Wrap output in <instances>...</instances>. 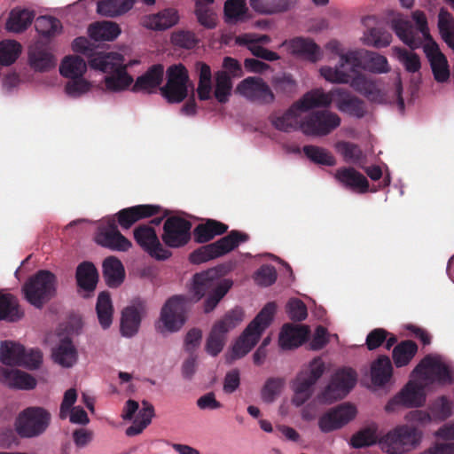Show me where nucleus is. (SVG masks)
Segmentation results:
<instances>
[{
  "mask_svg": "<svg viewBox=\"0 0 454 454\" xmlns=\"http://www.w3.org/2000/svg\"><path fill=\"white\" fill-rule=\"evenodd\" d=\"M247 13L246 0H227L224 4V15L229 23L245 20Z\"/></svg>",
  "mask_w": 454,
  "mask_h": 454,
  "instance_id": "6e6d98bb",
  "label": "nucleus"
},
{
  "mask_svg": "<svg viewBox=\"0 0 454 454\" xmlns=\"http://www.w3.org/2000/svg\"><path fill=\"white\" fill-rule=\"evenodd\" d=\"M357 374L351 368L337 370L329 380L323 397H344L355 387Z\"/></svg>",
  "mask_w": 454,
  "mask_h": 454,
  "instance_id": "412c9836",
  "label": "nucleus"
},
{
  "mask_svg": "<svg viewBox=\"0 0 454 454\" xmlns=\"http://www.w3.org/2000/svg\"><path fill=\"white\" fill-rule=\"evenodd\" d=\"M350 86L370 102L383 104L386 102V94L381 90L377 82L364 74H356L350 82Z\"/></svg>",
  "mask_w": 454,
  "mask_h": 454,
  "instance_id": "a878e982",
  "label": "nucleus"
},
{
  "mask_svg": "<svg viewBox=\"0 0 454 454\" xmlns=\"http://www.w3.org/2000/svg\"><path fill=\"white\" fill-rule=\"evenodd\" d=\"M95 240L101 247L118 252H126L132 246L131 242L119 231L114 218L109 219L106 224L98 227Z\"/></svg>",
  "mask_w": 454,
  "mask_h": 454,
  "instance_id": "6ab92c4d",
  "label": "nucleus"
},
{
  "mask_svg": "<svg viewBox=\"0 0 454 454\" xmlns=\"http://www.w3.org/2000/svg\"><path fill=\"white\" fill-rule=\"evenodd\" d=\"M51 356L54 363L61 367L71 368L77 363L78 352L72 340L69 337H64L52 348Z\"/></svg>",
  "mask_w": 454,
  "mask_h": 454,
  "instance_id": "c756f323",
  "label": "nucleus"
},
{
  "mask_svg": "<svg viewBox=\"0 0 454 454\" xmlns=\"http://www.w3.org/2000/svg\"><path fill=\"white\" fill-rule=\"evenodd\" d=\"M248 236L239 231H231L228 235L221 238L215 242L205 245L194 250L190 254V261L193 264H200L210 260L221 257L236 247L241 242H246Z\"/></svg>",
  "mask_w": 454,
  "mask_h": 454,
  "instance_id": "6e6552de",
  "label": "nucleus"
},
{
  "mask_svg": "<svg viewBox=\"0 0 454 454\" xmlns=\"http://www.w3.org/2000/svg\"><path fill=\"white\" fill-rule=\"evenodd\" d=\"M167 82L160 88L161 96L170 104H178L188 96L192 85L186 67L183 64L172 65L166 71Z\"/></svg>",
  "mask_w": 454,
  "mask_h": 454,
  "instance_id": "9d476101",
  "label": "nucleus"
},
{
  "mask_svg": "<svg viewBox=\"0 0 454 454\" xmlns=\"http://www.w3.org/2000/svg\"><path fill=\"white\" fill-rule=\"evenodd\" d=\"M418 351L417 344L412 340H403L393 349V360L396 367L407 365Z\"/></svg>",
  "mask_w": 454,
  "mask_h": 454,
  "instance_id": "09e8293b",
  "label": "nucleus"
},
{
  "mask_svg": "<svg viewBox=\"0 0 454 454\" xmlns=\"http://www.w3.org/2000/svg\"><path fill=\"white\" fill-rule=\"evenodd\" d=\"M134 239L139 247L156 260L164 261L170 257L169 250L163 247L152 225L142 224L134 229Z\"/></svg>",
  "mask_w": 454,
  "mask_h": 454,
  "instance_id": "a211bd4d",
  "label": "nucleus"
},
{
  "mask_svg": "<svg viewBox=\"0 0 454 454\" xmlns=\"http://www.w3.org/2000/svg\"><path fill=\"white\" fill-rule=\"evenodd\" d=\"M56 59L53 55L45 51L30 52V67L36 71L46 72L53 68Z\"/></svg>",
  "mask_w": 454,
  "mask_h": 454,
  "instance_id": "e2e57ef3",
  "label": "nucleus"
},
{
  "mask_svg": "<svg viewBox=\"0 0 454 454\" xmlns=\"http://www.w3.org/2000/svg\"><path fill=\"white\" fill-rule=\"evenodd\" d=\"M251 8L261 15H273L288 11L290 0H249Z\"/></svg>",
  "mask_w": 454,
  "mask_h": 454,
  "instance_id": "c03bdc74",
  "label": "nucleus"
},
{
  "mask_svg": "<svg viewBox=\"0 0 454 454\" xmlns=\"http://www.w3.org/2000/svg\"><path fill=\"white\" fill-rule=\"evenodd\" d=\"M271 85L276 95L291 98L298 91V83L294 77L288 73H279L272 76Z\"/></svg>",
  "mask_w": 454,
  "mask_h": 454,
  "instance_id": "58836bf2",
  "label": "nucleus"
},
{
  "mask_svg": "<svg viewBox=\"0 0 454 454\" xmlns=\"http://www.w3.org/2000/svg\"><path fill=\"white\" fill-rule=\"evenodd\" d=\"M160 207L153 205H137L120 210L116 215L122 229H129L137 221L152 216L159 212Z\"/></svg>",
  "mask_w": 454,
  "mask_h": 454,
  "instance_id": "bb28decb",
  "label": "nucleus"
},
{
  "mask_svg": "<svg viewBox=\"0 0 454 454\" xmlns=\"http://www.w3.org/2000/svg\"><path fill=\"white\" fill-rule=\"evenodd\" d=\"M195 69L198 73L199 82L197 86L198 98L201 101L208 100L212 98V72L210 67L204 62H196Z\"/></svg>",
  "mask_w": 454,
  "mask_h": 454,
  "instance_id": "4c0bfd02",
  "label": "nucleus"
},
{
  "mask_svg": "<svg viewBox=\"0 0 454 454\" xmlns=\"http://www.w3.org/2000/svg\"><path fill=\"white\" fill-rule=\"evenodd\" d=\"M361 67L360 53L356 51H349L340 54V60L335 67H323L320 68V74L326 81L333 83L350 84Z\"/></svg>",
  "mask_w": 454,
  "mask_h": 454,
  "instance_id": "9b49d317",
  "label": "nucleus"
},
{
  "mask_svg": "<svg viewBox=\"0 0 454 454\" xmlns=\"http://www.w3.org/2000/svg\"><path fill=\"white\" fill-rule=\"evenodd\" d=\"M236 93L247 101L260 106L272 105L276 94L261 76H248L240 81L235 90Z\"/></svg>",
  "mask_w": 454,
  "mask_h": 454,
  "instance_id": "ddd939ff",
  "label": "nucleus"
},
{
  "mask_svg": "<svg viewBox=\"0 0 454 454\" xmlns=\"http://www.w3.org/2000/svg\"><path fill=\"white\" fill-rule=\"evenodd\" d=\"M145 310V303L144 301L137 299L133 304L125 308L121 313V333L127 338H131L138 332L141 315Z\"/></svg>",
  "mask_w": 454,
  "mask_h": 454,
  "instance_id": "5701e85b",
  "label": "nucleus"
},
{
  "mask_svg": "<svg viewBox=\"0 0 454 454\" xmlns=\"http://www.w3.org/2000/svg\"><path fill=\"white\" fill-rule=\"evenodd\" d=\"M289 49L294 55L316 62L319 59L320 49L311 40L304 38L293 39L289 43Z\"/></svg>",
  "mask_w": 454,
  "mask_h": 454,
  "instance_id": "a19ab883",
  "label": "nucleus"
},
{
  "mask_svg": "<svg viewBox=\"0 0 454 454\" xmlns=\"http://www.w3.org/2000/svg\"><path fill=\"white\" fill-rule=\"evenodd\" d=\"M411 18L416 23V27L407 17L402 14H397L391 19L390 27L396 36L410 49L416 50L423 45L434 79L439 83L448 82L450 76L449 63L430 35L426 14L417 10L411 13Z\"/></svg>",
  "mask_w": 454,
  "mask_h": 454,
  "instance_id": "f03ea898",
  "label": "nucleus"
},
{
  "mask_svg": "<svg viewBox=\"0 0 454 454\" xmlns=\"http://www.w3.org/2000/svg\"><path fill=\"white\" fill-rule=\"evenodd\" d=\"M22 315L15 297L10 294L0 293V320L16 321Z\"/></svg>",
  "mask_w": 454,
  "mask_h": 454,
  "instance_id": "3c124183",
  "label": "nucleus"
},
{
  "mask_svg": "<svg viewBox=\"0 0 454 454\" xmlns=\"http://www.w3.org/2000/svg\"><path fill=\"white\" fill-rule=\"evenodd\" d=\"M134 3L135 0H101L98 2L97 12L102 16L114 18L129 11Z\"/></svg>",
  "mask_w": 454,
  "mask_h": 454,
  "instance_id": "a18cd8bd",
  "label": "nucleus"
},
{
  "mask_svg": "<svg viewBox=\"0 0 454 454\" xmlns=\"http://www.w3.org/2000/svg\"><path fill=\"white\" fill-rule=\"evenodd\" d=\"M0 381L10 387L26 389L28 387V374L21 369L0 366Z\"/></svg>",
  "mask_w": 454,
  "mask_h": 454,
  "instance_id": "de8ad7c7",
  "label": "nucleus"
},
{
  "mask_svg": "<svg viewBox=\"0 0 454 454\" xmlns=\"http://www.w3.org/2000/svg\"><path fill=\"white\" fill-rule=\"evenodd\" d=\"M56 294V277L49 270H39L30 278V304L40 309Z\"/></svg>",
  "mask_w": 454,
  "mask_h": 454,
  "instance_id": "dca6fc26",
  "label": "nucleus"
},
{
  "mask_svg": "<svg viewBox=\"0 0 454 454\" xmlns=\"http://www.w3.org/2000/svg\"><path fill=\"white\" fill-rule=\"evenodd\" d=\"M304 154L313 162L325 166H333L336 163L334 157L325 149L316 145H305Z\"/></svg>",
  "mask_w": 454,
  "mask_h": 454,
  "instance_id": "bf43d9fd",
  "label": "nucleus"
},
{
  "mask_svg": "<svg viewBox=\"0 0 454 454\" xmlns=\"http://www.w3.org/2000/svg\"><path fill=\"white\" fill-rule=\"evenodd\" d=\"M332 101L331 93L325 92L323 89H314L305 93L282 114H271L270 121L276 129L282 132L301 130L303 120L301 113L317 107H326Z\"/></svg>",
  "mask_w": 454,
  "mask_h": 454,
  "instance_id": "20e7f679",
  "label": "nucleus"
},
{
  "mask_svg": "<svg viewBox=\"0 0 454 454\" xmlns=\"http://www.w3.org/2000/svg\"><path fill=\"white\" fill-rule=\"evenodd\" d=\"M411 380L395 397H424V385L417 379L449 386L454 383V364L439 354L427 355L413 369Z\"/></svg>",
  "mask_w": 454,
  "mask_h": 454,
  "instance_id": "7ed1b4c3",
  "label": "nucleus"
},
{
  "mask_svg": "<svg viewBox=\"0 0 454 454\" xmlns=\"http://www.w3.org/2000/svg\"><path fill=\"white\" fill-rule=\"evenodd\" d=\"M325 372V364L321 357H315L304 366L290 382L295 395H311L317 380Z\"/></svg>",
  "mask_w": 454,
  "mask_h": 454,
  "instance_id": "2eb2a0df",
  "label": "nucleus"
},
{
  "mask_svg": "<svg viewBox=\"0 0 454 454\" xmlns=\"http://www.w3.org/2000/svg\"><path fill=\"white\" fill-rule=\"evenodd\" d=\"M76 281L78 286L87 292H93L98 283V270L90 262L80 263L76 269Z\"/></svg>",
  "mask_w": 454,
  "mask_h": 454,
  "instance_id": "ea45409f",
  "label": "nucleus"
},
{
  "mask_svg": "<svg viewBox=\"0 0 454 454\" xmlns=\"http://www.w3.org/2000/svg\"><path fill=\"white\" fill-rule=\"evenodd\" d=\"M393 368L389 357L381 356L371 366V378L373 386L385 387L392 377Z\"/></svg>",
  "mask_w": 454,
  "mask_h": 454,
  "instance_id": "c9c22d12",
  "label": "nucleus"
},
{
  "mask_svg": "<svg viewBox=\"0 0 454 454\" xmlns=\"http://www.w3.org/2000/svg\"><path fill=\"white\" fill-rule=\"evenodd\" d=\"M363 23L368 28L363 36L364 44L375 48H384L391 43L392 35L388 31L380 27H371L372 25L377 24L374 16L364 18Z\"/></svg>",
  "mask_w": 454,
  "mask_h": 454,
  "instance_id": "7c9ffc66",
  "label": "nucleus"
},
{
  "mask_svg": "<svg viewBox=\"0 0 454 454\" xmlns=\"http://www.w3.org/2000/svg\"><path fill=\"white\" fill-rule=\"evenodd\" d=\"M51 423V414L42 407H30V438L46 432Z\"/></svg>",
  "mask_w": 454,
  "mask_h": 454,
  "instance_id": "79ce46f5",
  "label": "nucleus"
},
{
  "mask_svg": "<svg viewBox=\"0 0 454 454\" xmlns=\"http://www.w3.org/2000/svg\"><path fill=\"white\" fill-rule=\"evenodd\" d=\"M254 35L253 34H246L239 36L238 42L239 43L247 44L248 50L251 53L260 59H262L267 61H274L279 59V56L277 52L270 51L263 46L255 43V39L254 38Z\"/></svg>",
  "mask_w": 454,
  "mask_h": 454,
  "instance_id": "603ef678",
  "label": "nucleus"
},
{
  "mask_svg": "<svg viewBox=\"0 0 454 454\" xmlns=\"http://www.w3.org/2000/svg\"><path fill=\"white\" fill-rule=\"evenodd\" d=\"M438 28L443 41L450 47H454V20L444 9H441L438 15Z\"/></svg>",
  "mask_w": 454,
  "mask_h": 454,
  "instance_id": "13d9d810",
  "label": "nucleus"
},
{
  "mask_svg": "<svg viewBox=\"0 0 454 454\" xmlns=\"http://www.w3.org/2000/svg\"><path fill=\"white\" fill-rule=\"evenodd\" d=\"M276 309L275 302H268L250 322L232 347V360L243 357L256 345L262 333L272 322Z\"/></svg>",
  "mask_w": 454,
  "mask_h": 454,
  "instance_id": "423d86ee",
  "label": "nucleus"
},
{
  "mask_svg": "<svg viewBox=\"0 0 454 454\" xmlns=\"http://www.w3.org/2000/svg\"><path fill=\"white\" fill-rule=\"evenodd\" d=\"M232 285L231 279L219 280V271L214 268L196 273L192 278V298L174 295L162 307L160 320L165 328L170 333L179 331L185 323V313L191 303L199 301L205 294L207 297L204 301V312L213 311Z\"/></svg>",
  "mask_w": 454,
  "mask_h": 454,
  "instance_id": "f257e3e1",
  "label": "nucleus"
},
{
  "mask_svg": "<svg viewBox=\"0 0 454 454\" xmlns=\"http://www.w3.org/2000/svg\"><path fill=\"white\" fill-rule=\"evenodd\" d=\"M89 65L92 69L105 74L104 82L106 90L121 92L133 83V77L128 73L124 57L117 52H98L91 55Z\"/></svg>",
  "mask_w": 454,
  "mask_h": 454,
  "instance_id": "39448f33",
  "label": "nucleus"
},
{
  "mask_svg": "<svg viewBox=\"0 0 454 454\" xmlns=\"http://www.w3.org/2000/svg\"><path fill=\"white\" fill-rule=\"evenodd\" d=\"M286 381L283 377L268 378L261 388L262 397H276L282 395Z\"/></svg>",
  "mask_w": 454,
  "mask_h": 454,
  "instance_id": "0e129e2a",
  "label": "nucleus"
},
{
  "mask_svg": "<svg viewBox=\"0 0 454 454\" xmlns=\"http://www.w3.org/2000/svg\"><path fill=\"white\" fill-rule=\"evenodd\" d=\"M88 34L96 42L114 41L121 34L119 25L113 21H101L91 24L88 28Z\"/></svg>",
  "mask_w": 454,
  "mask_h": 454,
  "instance_id": "e433bc0d",
  "label": "nucleus"
},
{
  "mask_svg": "<svg viewBox=\"0 0 454 454\" xmlns=\"http://www.w3.org/2000/svg\"><path fill=\"white\" fill-rule=\"evenodd\" d=\"M378 424L372 422L351 436L349 445L354 449H362L380 444V437L378 436Z\"/></svg>",
  "mask_w": 454,
  "mask_h": 454,
  "instance_id": "473e14b6",
  "label": "nucleus"
},
{
  "mask_svg": "<svg viewBox=\"0 0 454 454\" xmlns=\"http://www.w3.org/2000/svg\"><path fill=\"white\" fill-rule=\"evenodd\" d=\"M35 28L41 35L51 37L60 33L62 25L55 17L40 16L35 20Z\"/></svg>",
  "mask_w": 454,
  "mask_h": 454,
  "instance_id": "5fc2aeb1",
  "label": "nucleus"
},
{
  "mask_svg": "<svg viewBox=\"0 0 454 454\" xmlns=\"http://www.w3.org/2000/svg\"><path fill=\"white\" fill-rule=\"evenodd\" d=\"M91 83L83 78L69 80L65 87L67 96L77 98L90 90Z\"/></svg>",
  "mask_w": 454,
  "mask_h": 454,
  "instance_id": "774afa93",
  "label": "nucleus"
},
{
  "mask_svg": "<svg viewBox=\"0 0 454 454\" xmlns=\"http://www.w3.org/2000/svg\"><path fill=\"white\" fill-rule=\"evenodd\" d=\"M334 176L341 185L355 192L365 193L369 190L366 177L354 168H340L336 170Z\"/></svg>",
  "mask_w": 454,
  "mask_h": 454,
  "instance_id": "cd10ccee",
  "label": "nucleus"
},
{
  "mask_svg": "<svg viewBox=\"0 0 454 454\" xmlns=\"http://www.w3.org/2000/svg\"><path fill=\"white\" fill-rule=\"evenodd\" d=\"M177 21V12L174 9H166L145 17L143 25L152 30H165L176 25Z\"/></svg>",
  "mask_w": 454,
  "mask_h": 454,
  "instance_id": "72a5a7b5",
  "label": "nucleus"
},
{
  "mask_svg": "<svg viewBox=\"0 0 454 454\" xmlns=\"http://www.w3.org/2000/svg\"><path fill=\"white\" fill-rule=\"evenodd\" d=\"M154 417L153 405L143 399L142 405L134 399H128L122 412L123 420H133L132 425L126 429L128 436H135L141 434L150 424Z\"/></svg>",
  "mask_w": 454,
  "mask_h": 454,
  "instance_id": "f8f14e48",
  "label": "nucleus"
},
{
  "mask_svg": "<svg viewBox=\"0 0 454 454\" xmlns=\"http://www.w3.org/2000/svg\"><path fill=\"white\" fill-rule=\"evenodd\" d=\"M340 116L329 110L315 111L302 120L301 132L306 136L325 137L340 125Z\"/></svg>",
  "mask_w": 454,
  "mask_h": 454,
  "instance_id": "4468645a",
  "label": "nucleus"
},
{
  "mask_svg": "<svg viewBox=\"0 0 454 454\" xmlns=\"http://www.w3.org/2000/svg\"><path fill=\"white\" fill-rule=\"evenodd\" d=\"M215 79L214 97L219 103L225 104L229 101L232 91L231 77L226 71H217Z\"/></svg>",
  "mask_w": 454,
  "mask_h": 454,
  "instance_id": "8fccbe9b",
  "label": "nucleus"
},
{
  "mask_svg": "<svg viewBox=\"0 0 454 454\" xmlns=\"http://www.w3.org/2000/svg\"><path fill=\"white\" fill-rule=\"evenodd\" d=\"M164 67L161 64L153 65L136 79L131 90L133 92L153 93L162 83Z\"/></svg>",
  "mask_w": 454,
  "mask_h": 454,
  "instance_id": "393cba45",
  "label": "nucleus"
},
{
  "mask_svg": "<svg viewBox=\"0 0 454 454\" xmlns=\"http://www.w3.org/2000/svg\"><path fill=\"white\" fill-rule=\"evenodd\" d=\"M336 148L347 162L358 163L364 159L360 147L350 142H340Z\"/></svg>",
  "mask_w": 454,
  "mask_h": 454,
  "instance_id": "69168bd1",
  "label": "nucleus"
},
{
  "mask_svg": "<svg viewBox=\"0 0 454 454\" xmlns=\"http://www.w3.org/2000/svg\"><path fill=\"white\" fill-rule=\"evenodd\" d=\"M0 363L9 366L27 368L28 355L26 347L13 340L0 342Z\"/></svg>",
  "mask_w": 454,
  "mask_h": 454,
  "instance_id": "b1692460",
  "label": "nucleus"
},
{
  "mask_svg": "<svg viewBox=\"0 0 454 454\" xmlns=\"http://www.w3.org/2000/svg\"><path fill=\"white\" fill-rule=\"evenodd\" d=\"M192 224L183 218L173 216L168 218L163 226V242L169 247H180L190 239Z\"/></svg>",
  "mask_w": 454,
  "mask_h": 454,
  "instance_id": "aec40b11",
  "label": "nucleus"
},
{
  "mask_svg": "<svg viewBox=\"0 0 454 454\" xmlns=\"http://www.w3.org/2000/svg\"><path fill=\"white\" fill-rule=\"evenodd\" d=\"M394 51L399 62L403 66L407 72L412 74L419 72L421 63L418 54L406 49L398 47H395Z\"/></svg>",
  "mask_w": 454,
  "mask_h": 454,
  "instance_id": "052dcab7",
  "label": "nucleus"
},
{
  "mask_svg": "<svg viewBox=\"0 0 454 454\" xmlns=\"http://www.w3.org/2000/svg\"><path fill=\"white\" fill-rule=\"evenodd\" d=\"M324 401L325 399H292L294 406L302 407L301 417L305 420H311L321 412L323 406L327 403Z\"/></svg>",
  "mask_w": 454,
  "mask_h": 454,
  "instance_id": "864d4df0",
  "label": "nucleus"
},
{
  "mask_svg": "<svg viewBox=\"0 0 454 454\" xmlns=\"http://www.w3.org/2000/svg\"><path fill=\"white\" fill-rule=\"evenodd\" d=\"M243 310L240 308H235L213 325L205 345L208 355L216 356L222 352L227 340V333L235 328L243 320Z\"/></svg>",
  "mask_w": 454,
  "mask_h": 454,
  "instance_id": "1a4fd4ad",
  "label": "nucleus"
},
{
  "mask_svg": "<svg viewBox=\"0 0 454 454\" xmlns=\"http://www.w3.org/2000/svg\"><path fill=\"white\" fill-rule=\"evenodd\" d=\"M428 410L429 411H411L405 415V419L409 422H417L421 425H426L432 420H445L451 415V405L449 399H435L429 406Z\"/></svg>",
  "mask_w": 454,
  "mask_h": 454,
  "instance_id": "4be33fe9",
  "label": "nucleus"
},
{
  "mask_svg": "<svg viewBox=\"0 0 454 454\" xmlns=\"http://www.w3.org/2000/svg\"><path fill=\"white\" fill-rule=\"evenodd\" d=\"M422 434L417 428L402 425L397 426L380 437V445L387 454L409 452L419 446Z\"/></svg>",
  "mask_w": 454,
  "mask_h": 454,
  "instance_id": "0eeeda50",
  "label": "nucleus"
},
{
  "mask_svg": "<svg viewBox=\"0 0 454 454\" xmlns=\"http://www.w3.org/2000/svg\"><path fill=\"white\" fill-rule=\"evenodd\" d=\"M357 414V409L351 403H344L329 409L318 419L319 429L330 433L342 428L352 421Z\"/></svg>",
  "mask_w": 454,
  "mask_h": 454,
  "instance_id": "f3484780",
  "label": "nucleus"
},
{
  "mask_svg": "<svg viewBox=\"0 0 454 454\" xmlns=\"http://www.w3.org/2000/svg\"><path fill=\"white\" fill-rule=\"evenodd\" d=\"M308 334L309 329L307 326L286 324L279 333V346L282 349L298 348L306 341Z\"/></svg>",
  "mask_w": 454,
  "mask_h": 454,
  "instance_id": "c85d7f7f",
  "label": "nucleus"
},
{
  "mask_svg": "<svg viewBox=\"0 0 454 454\" xmlns=\"http://www.w3.org/2000/svg\"><path fill=\"white\" fill-rule=\"evenodd\" d=\"M87 70V64L79 56H67L59 66V73L62 76L70 80L82 78Z\"/></svg>",
  "mask_w": 454,
  "mask_h": 454,
  "instance_id": "37998d69",
  "label": "nucleus"
},
{
  "mask_svg": "<svg viewBox=\"0 0 454 454\" xmlns=\"http://www.w3.org/2000/svg\"><path fill=\"white\" fill-rule=\"evenodd\" d=\"M366 67L370 72L375 74H386L390 69L387 58L372 51L366 54Z\"/></svg>",
  "mask_w": 454,
  "mask_h": 454,
  "instance_id": "338daca9",
  "label": "nucleus"
},
{
  "mask_svg": "<svg viewBox=\"0 0 454 454\" xmlns=\"http://www.w3.org/2000/svg\"><path fill=\"white\" fill-rule=\"evenodd\" d=\"M103 276L106 285L111 288L121 286L125 278L121 262L115 256H108L103 262Z\"/></svg>",
  "mask_w": 454,
  "mask_h": 454,
  "instance_id": "2f4dec72",
  "label": "nucleus"
},
{
  "mask_svg": "<svg viewBox=\"0 0 454 454\" xmlns=\"http://www.w3.org/2000/svg\"><path fill=\"white\" fill-rule=\"evenodd\" d=\"M338 93L340 97L336 106L340 112L357 119L365 116L367 108L363 100L350 94L342 93L340 90H338Z\"/></svg>",
  "mask_w": 454,
  "mask_h": 454,
  "instance_id": "f704fd0d",
  "label": "nucleus"
},
{
  "mask_svg": "<svg viewBox=\"0 0 454 454\" xmlns=\"http://www.w3.org/2000/svg\"><path fill=\"white\" fill-rule=\"evenodd\" d=\"M96 311L100 326L107 329L113 323L114 307L109 293L101 292L97 300Z\"/></svg>",
  "mask_w": 454,
  "mask_h": 454,
  "instance_id": "49530a36",
  "label": "nucleus"
},
{
  "mask_svg": "<svg viewBox=\"0 0 454 454\" xmlns=\"http://www.w3.org/2000/svg\"><path fill=\"white\" fill-rule=\"evenodd\" d=\"M28 23V11L26 9H14L11 12L5 27L9 32L20 33L27 28Z\"/></svg>",
  "mask_w": 454,
  "mask_h": 454,
  "instance_id": "680f3d73",
  "label": "nucleus"
},
{
  "mask_svg": "<svg viewBox=\"0 0 454 454\" xmlns=\"http://www.w3.org/2000/svg\"><path fill=\"white\" fill-rule=\"evenodd\" d=\"M21 52V45L14 40L0 42V65L8 67L13 64Z\"/></svg>",
  "mask_w": 454,
  "mask_h": 454,
  "instance_id": "4d7b16f0",
  "label": "nucleus"
}]
</instances>
